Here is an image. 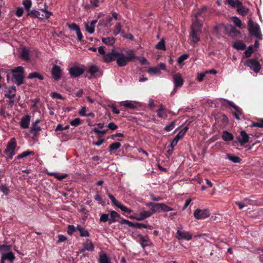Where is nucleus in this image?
I'll list each match as a JSON object with an SVG mask.
<instances>
[{
	"label": "nucleus",
	"mask_w": 263,
	"mask_h": 263,
	"mask_svg": "<svg viewBox=\"0 0 263 263\" xmlns=\"http://www.w3.org/2000/svg\"><path fill=\"white\" fill-rule=\"evenodd\" d=\"M127 55L123 52L115 51V60L117 64L121 67L126 65L130 61L135 58V51L130 50L126 52Z\"/></svg>",
	"instance_id": "nucleus-1"
},
{
	"label": "nucleus",
	"mask_w": 263,
	"mask_h": 263,
	"mask_svg": "<svg viewBox=\"0 0 263 263\" xmlns=\"http://www.w3.org/2000/svg\"><path fill=\"white\" fill-rule=\"evenodd\" d=\"M36 10L34 9V16L40 19L48 18L52 14L51 12L46 10V3L44 0H35Z\"/></svg>",
	"instance_id": "nucleus-2"
},
{
	"label": "nucleus",
	"mask_w": 263,
	"mask_h": 263,
	"mask_svg": "<svg viewBox=\"0 0 263 263\" xmlns=\"http://www.w3.org/2000/svg\"><path fill=\"white\" fill-rule=\"evenodd\" d=\"M202 24L198 20H196L191 26L190 39L192 42L197 43L200 40L199 34L201 31Z\"/></svg>",
	"instance_id": "nucleus-3"
},
{
	"label": "nucleus",
	"mask_w": 263,
	"mask_h": 263,
	"mask_svg": "<svg viewBox=\"0 0 263 263\" xmlns=\"http://www.w3.org/2000/svg\"><path fill=\"white\" fill-rule=\"evenodd\" d=\"M248 28L252 35H254L260 40L262 39V35L260 31L259 26L258 24L255 23L251 20H250L248 22Z\"/></svg>",
	"instance_id": "nucleus-4"
},
{
	"label": "nucleus",
	"mask_w": 263,
	"mask_h": 263,
	"mask_svg": "<svg viewBox=\"0 0 263 263\" xmlns=\"http://www.w3.org/2000/svg\"><path fill=\"white\" fill-rule=\"evenodd\" d=\"M16 146V143L15 138H12L7 144L6 148L4 151V153L9 155L8 158L12 159L13 156L15 154V149Z\"/></svg>",
	"instance_id": "nucleus-5"
},
{
	"label": "nucleus",
	"mask_w": 263,
	"mask_h": 263,
	"mask_svg": "<svg viewBox=\"0 0 263 263\" xmlns=\"http://www.w3.org/2000/svg\"><path fill=\"white\" fill-rule=\"evenodd\" d=\"M193 215L196 219H202L209 217L210 215V213L209 210L206 209H197L194 211Z\"/></svg>",
	"instance_id": "nucleus-6"
},
{
	"label": "nucleus",
	"mask_w": 263,
	"mask_h": 263,
	"mask_svg": "<svg viewBox=\"0 0 263 263\" xmlns=\"http://www.w3.org/2000/svg\"><path fill=\"white\" fill-rule=\"evenodd\" d=\"M246 65L250 67V68L255 73L259 72L261 69V65L259 63L254 59H249L247 60Z\"/></svg>",
	"instance_id": "nucleus-7"
},
{
	"label": "nucleus",
	"mask_w": 263,
	"mask_h": 263,
	"mask_svg": "<svg viewBox=\"0 0 263 263\" xmlns=\"http://www.w3.org/2000/svg\"><path fill=\"white\" fill-rule=\"evenodd\" d=\"M108 196L109 198L111 199L112 203L117 207L119 208L121 211L127 213H132V210L127 208L126 206L121 204V203L118 201L117 200H116V198L112 195L109 194Z\"/></svg>",
	"instance_id": "nucleus-8"
},
{
	"label": "nucleus",
	"mask_w": 263,
	"mask_h": 263,
	"mask_svg": "<svg viewBox=\"0 0 263 263\" xmlns=\"http://www.w3.org/2000/svg\"><path fill=\"white\" fill-rule=\"evenodd\" d=\"M84 72L83 66H74L69 69V72L73 77H79Z\"/></svg>",
	"instance_id": "nucleus-9"
},
{
	"label": "nucleus",
	"mask_w": 263,
	"mask_h": 263,
	"mask_svg": "<svg viewBox=\"0 0 263 263\" xmlns=\"http://www.w3.org/2000/svg\"><path fill=\"white\" fill-rule=\"evenodd\" d=\"M165 65L163 63H160L157 67H150L147 70V72L152 75H159L161 73V70L165 69Z\"/></svg>",
	"instance_id": "nucleus-10"
},
{
	"label": "nucleus",
	"mask_w": 263,
	"mask_h": 263,
	"mask_svg": "<svg viewBox=\"0 0 263 263\" xmlns=\"http://www.w3.org/2000/svg\"><path fill=\"white\" fill-rule=\"evenodd\" d=\"M176 238L179 240H190L192 239L193 236L189 232L178 230L176 232Z\"/></svg>",
	"instance_id": "nucleus-11"
},
{
	"label": "nucleus",
	"mask_w": 263,
	"mask_h": 263,
	"mask_svg": "<svg viewBox=\"0 0 263 263\" xmlns=\"http://www.w3.org/2000/svg\"><path fill=\"white\" fill-rule=\"evenodd\" d=\"M15 256L12 252H8L7 254H4L1 258V263H13L15 259Z\"/></svg>",
	"instance_id": "nucleus-12"
},
{
	"label": "nucleus",
	"mask_w": 263,
	"mask_h": 263,
	"mask_svg": "<svg viewBox=\"0 0 263 263\" xmlns=\"http://www.w3.org/2000/svg\"><path fill=\"white\" fill-rule=\"evenodd\" d=\"M62 72V69L59 66L57 65L53 66L51 69V74L52 77L56 81L59 80L61 78Z\"/></svg>",
	"instance_id": "nucleus-13"
},
{
	"label": "nucleus",
	"mask_w": 263,
	"mask_h": 263,
	"mask_svg": "<svg viewBox=\"0 0 263 263\" xmlns=\"http://www.w3.org/2000/svg\"><path fill=\"white\" fill-rule=\"evenodd\" d=\"M88 72L94 77H100L102 74L99 67L95 65H92L89 66Z\"/></svg>",
	"instance_id": "nucleus-14"
},
{
	"label": "nucleus",
	"mask_w": 263,
	"mask_h": 263,
	"mask_svg": "<svg viewBox=\"0 0 263 263\" xmlns=\"http://www.w3.org/2000/svg\"><path fill=\"white\" fill-rule=\"evenodd\" d=\"M85 250L92 252L94 250V245L90 239H87L83 243V248L80 250V253H83Z\"/></svg>",
	"instance_id": "nucleus-15"
},
{
	"label": "nucleus",
	"mask_w": 263,
	"mask_h": 263,
	"mask_svg": "<svg viewBox=\"0 0 263 263\" xmlns=\"http://www.w3.org/2000/svg\"><path fill=\"white\" fill-rule=\"evenodd\" d=\"M137 102L130 100L124 101L119 102L120 106L130 109H134L137 107Z\"/></svg>",
	"instance_id": "nucleus-16"
},
{
	"label": "nucleus",
	"mask_w": 263,
	"mask_h": 263,
	"mask_svg": "<svg viewBox=\"0 0 263 263\" xmlns=\"http://www.w3.org/2000/svg\"><path fill=\"white\" fill-rule=\"evenodd\" d=\"M68 27L74 31H76L78 40L79 41H81L83 39V35L81 32L80 27L75 23H72L71 24L68 25Z\"/></svg>",
	"instance_id": "nucleus-17"
},
{
	"label": "nucleus",
	"mask_w": 263,
	"mask_h": 263,
	"mask_svg": "<svg viewBox=\"0 0 263 263\" xmlns=\"http://www.w3.org/2000/svg\"><path fill=\"white\" fill-rule=\"evenodd\" d=\"M226 31L232 36H237L240 32L231 25H227L225 27Z\"/></svg>",
	"instance_id": "nucleus-18"
},
{
	"label": "nucleus",
	"mask_w": 263,
	"mask_h": 263,
	"mask_svg": "<svg viewBox=\"0 0 263 263\" xmlns=\"http://www.w3.org/2000/svg\"><path fill=\"white\" fill-rule=\"evenodd\" d=\"M173 82L176 87H181L183 83V80L180 73L173 75Z\"/></svg>",
	"instance_id": "nucleus-19"
},
{
	"label": "nucleus",
	"mask_w": 263,
	"mask_h": 263,
	"mask_svg": "<svg viewBox=\"0 0 263 263\" xmlns=\"http://www.w3.org/2000/svg\"><path fill=\"white\" fill-rule=\"evenodd\" d=\"M226 101L229 103V104L235 109V112H234V115L236 119L237 120H239V116L242 114L241 109L237 106H236L233 102L229 100Z\"/></svg>",
	"instance_id": "nucleus-20"
},
{
	"label": "nucleus",
	"mask_w": 263,
	"mask_h": 263,
	"mask_svg": "<svg viewBox=\"0 0 263 263\" xmlns=\"http://www.w3.org/2000/svg\"><path fill=\"white\" fill-rule=\"evenodd\" d=\"M97 22V21L94 20L91 21L90 23H85V29L86 31L90 34H92L94 32L95 25Z\"/></svg>",
	"instance_id": "nucleus-21"
},
{
	"label": "nucleus",
	"mask_w": 263,
	"mask_h": 263,
	"mask_svg": "<svg viewBox=\"0 0 263 263\" xmlns=\"http://www.w3.org/2000/svg\"><path fill=\"white\" fill-rule=\"evenodd\" d=\"M30 121V117L28 115L24 116L21 120L20 125L22 128H26L28 127Z\"/></svg>",
	"instance_id": "nucleus-22"
},
{
	"label": "nucleus",
	"mask_w": 263,
	"mask_h": 263,
	"mask_svg": "<svg viewBox=\"0 0 263 263\" xmlns=\"http://www.w3.org/2000/svg\"><path fill=\"white\" fill-rule=\"evenodd\" d=\"M23 5L26 10L27 11V15L33 17V10L30 11V8L32 5V2L30 0H24Z\"/></svg>",
	"instance_id": "nucleus-23"
},
{
	"label": "nucleus",
	"mask_w": 263,
	"mask_h": 263,
	"mask_svg": "<svg viewBox=\"0 0 263 263\" xmlns=\"http://www.w3.org/2000/svg\"><path fill=\"white\" fill-rule=\"evenodd\" d=\"M241 138H239L238 141L241 144H243L248 142L249 140V137L248 135L243 130L240 133Z\"/></svg>",
	"instance_id": "nucleus-24"
},
{
	"label": "nucleus",
	"mask_w": 263,
	"mask_h": 263,
	"mask_svg": "<svg viewBox=\"0 0 263 263\" xmlns=\"http://www.w3.org/2000/svg\"><path fill=\"white\" fill-rule=\"evenodd\" d=\"M13 78L14 79L17 85H20L23 83L24 76V73H14Z\"/></svg>",
	"instance_id": "nucleus-25"
},
{
	"label": "nucleus",
	"mask_w": 263,
	"mask_h": 263,
	"mask_svg": "<svg viewBox=\"0 0 263 263\" xmlns=\"http://www.w3.org/2000/svg\"><path fill=\"white\" fill-rule=\"evenodd\" d=\"M157 113L158 116L161 118L165 119L167 116L166 110L162 105H160L159 108L157 110Z\"/></svg>",
	"instance_id": "nucleus-26"
},
{
	"label": "nucleus",
	"mask_w": 263,
	"mask_h": 263,
	"mask_svg": "<svg viewBox=\"0 0 263 263\" xmlns=\"http://www.w3.org/2000/svg\"><path fill=\"white\" fill-rule=\"evenodd\" d=\"M16 88L15 86L11 87L5 94V97L9 99H13L15 96Z\"/></svg>",
	"instance_id": "nucleus-27"
},
{
	"label": "nucleus",
	"mask_w": 263,
	"mask_h": 263,
	"mask_svg": "<svg viewBox=\"0 0 263 263\" xmlns=\"http://www.w3.org/2000/svg\"><path fill=\"white\" fill-rule=\"evenodd\" d=\"M21 58L26 61L29 60V52L26 47L23 48L21 53Z\"/></svg>",
	"instance_id": "nucleus-28"
},
{
	"label": "nucleus",
	"mask_w": 263,
	"mask_h": 263,
	"mask_svg": "<svg viewBox=\"0 0 263 263\" xmlns=\"http://www.w3.org/2000/svg\"><path fill=\"white\" fill-rule=\"evenodd\" d=\"M115 51H113L111 53L105 54L103 57V61L105 62H110L112 61L114 59H115Z\"/></svg>",
	"instance_id": "nucleus-29"
},
{
	"label": "nucleus",
	"mask_w": 263,
	"mask_h": 263,
	"mask_svg": "<svg viewBox=\"0 0 263 263\" xmlns=\"http://www.w3.org/2000/svg\"><path fill=\"white\" fill-rule=\"evenodd\" d=\"M112 20V18L111 16H107L105 19L101 20L99 23V25L104 27H109L111 25L110 22Z\"/></svg>",
	"instance_id": "nucleus-30"
},
{
	"label": "nucleus",
	"mask_w": 263,
	"mask_h": 263,
	"mask_svg": "<svg viewBox=\"0 0 263 263\" xmlns=\"http://www.w3.org/2000/svg\"><path fill=\"white\" fill-rule=\"evenodd\" d=\"M120 217V215L116 212L112 211L110 212V218L109 220V223L110 224L112 222L118 221V219Z\"/></svg>",
	"instance_id": "nucleus-31"
},
{
	"label": "nucleus",
	"mask_w": 263,
	"mask_h": 263,
	"mask_svg": "<svg viewBox=\"0 0 263 263\" xmlns=\"http://www.w3.org/2000/svg\"><path fill=\"white\" fill-rule=\"evenodd\" d=\"M222 138L224 141H231L232 140L234 137L232 134L224 130L222 132Z\"/></svg>",
	"instance_id": "nucleus-32"
},
{
	"label": "nucleus",
	"mask_w": 263,
	"mask_h": 263,
	"mask_svg": "<svg viewBox=\"0 0 263 263\" xmlns=\"http://www.w3.org/2000/svg\"><path fill=\"white\" fill-rule=\"evenodd\" d=\"M0 252L2 256L4 254H7L8 252H12L11 251V247L9 245H0Z\"/></svg>",
	"instance_id": "nucleus-33"
},
{
	"label": "nucleus",
	"mask_w": 263,
	"mask_h": 263,
	"mask_svg": "<svg viewBox=\"0 0 263 263\" xmlns=\"http://www.w3.org/2000/svg\"><path fill=\"white\" fill-rule=\"evenodd\" d=\"M139 214L141 220H143L153 215V212L151 211H143L139 213Z\"/></svg>",
	"instance_id": "nucleus-34"
},
{
	"label": "nucleus",
	"mask_w": 263,
	"mask_h": 263,
	"mask_svg": "<svg viewBox=\"0 0 263 263\" xmlns=\"http://www.w3.org/2000/svg\"><path fill=\"white\" fill-rule=\"evenodd\" d=\"M233 47L238 50H243L245 49L246 45L242 42L239 41L234 42L233 45Z\"/></svg>",
	"instance_id": "nucleus-35"
},
{
	"label": "nucleus",
	"mask_w": 263,
	"mask_h": 263,
	"mask_svg": "<svg viewBox=\"0 0 263 263\" xmlns=\"http://www.w3.org/2000/svg\"><path fill=\"white\" fill-rule=\"evenodd\" d=\"M99 263H110L109 259L105 253H100L99 259Z\"/></svg>",
	"instance_id": "nucleus-36"
},
{
	"label": "nucleus",
	"mask_w": 263,
	"mask_h": 263,
	"mask_svg": "<svg viewBox=\"0 0 263 263\" xmlns=\"http://www.w3.org/2000/svg\"><path fill=\"white\" fill-rule=\"evenodd\" d=\"M162 203H155L154 204V206L152 207V212H153V214L154 213H160L162 212Z\"/></svg>",
	"instance_id": "nucleus-37"
},
{
	"label": "nucleus",
	"mask_w": 263,
	"mask_h": 263,
	"mask_svg": "<svg viewBox=\"0 0 263 263\" xmlns=\"http://www.w3.org/2000/svg\"><path fill=\"white\" fill-rule=\"evenodd\" d=\"M102 41L103 43L108 46L113 45L115 41L113 37H103Z\"/></svg>",
	"instance_id": "nucleus-38"
},
{
	"label": "nucleus",
	"mask_w": 263,
	"mask_h": 263,
	"mask_svg": "<svg viewBox=\"0 0 263 263\" xmlns=\"http://www.w3.org/2000/svg\"><path fill=\"white\" fill-rule=\"evenodd\" d=\"M141 245L143 248L148 246L149 244L148 238L147 236H140Z\"/></svg>",
	"instance_id": "nucleus-39"
},
{
	"label": "nucleus",
	"mask_w": 263,
	"mask_h": 263,
	"mask_svg": "<svg viewBox=\"0 0 263 263\" xmlns=\"http://www.w3.org/2000/svg\"><path fill=\"white\" fill-rule=\"evenodd\" d=\"M237 8L239 13L243 15L246 14L248 12V9L245 7L241 3H240Z\"/></svg>",
	"instance_id": "nucleus-40"
},
{
	"label": "nucleus",
	"mask_w": 263,
	"mask_h": 263,
	"mask_svg": "<svg viewBox=\"0 0 263 263\" xmlns=\"http://www.w3.org/2000/svg\"><path fill=\"white\" fill-rule=\"evenodd\" d=\"M121 31H122V29H121V25L120 23H117L115 25V28L113 30L112 32L115 35H117L118 34H119L121 32Z\"/></svg>",
	"instance_id": "nucleus-41"
},
{
	"label": "nucleus",
	"mask_w": 263,
	"mask_h": 263,
	"mask_svg": "<svg viewBox=\"0 0 263 263\" xmlns=\"http://www.w3.org/2000/svg\"><path fill=\"white\" fill-rule=\"evenodd\" d=\"M121 145L119 142H115L110 145L109 149L110 151L117 150L121 147Z\"/></svg>",
	"instance_id": "nucleus-42"
},
{
	"label": "nucleus",
	"mask_w": 263,
	"mask_h": 263,
	"mask_svg": "<svg viewBox=\"0 0 263 263\" xmlns=\"http://www.w3.org/2000/svg\"><path fill=\"white\" fill-rule=\"evenodd\" d=\"M12 73H24V68L22 66H18L12 70Z\"/></svg>",
	"instance_id": "nucleus-43"
},
{
	"label": "nucleus",
	"mask_w": 263,
	"mask_h": 263,
	"mask_svg": "<svg viewBox=\"0 0 263 263\" xmlns=\"http://www.w3.org/2000/svg\"><path fill=\"white\" fill-rule=\"evenodd\" d=\"M33 154V152L27 151L24 152L22 153H21V154L18 155L16 157V158L17 159H20L21 158L25 157H26L30 154Z\"/></svg>",
	"instance_id": "nucleus-44"
},
{
	"label": "nucleus",
	"mask_w": 263,
	"mask_h": 263,
	"mask_svg": "<svg viewBox=\"0 0 263 263\" xmlns=\"http://www.w3.org/2000/svg\"><path fill=\"white\" fill-rule=\"evenodd\" d=\"M189 57V55L188 54H183L180 56L178 59V63L179 64H182L183 62L186 60Z\"/></svg>",
	"instance_id": "nucleus-45"
},
{
	"label": "nucleus",
	"mask_w": 263,
	"mask_h": 263,
	"mask_svg": "<svg viewBox=\"0 0 263 263\" xmlns=\"http://www.w3.org/2000/svg\"><path fill=\"white\" fill-rule=\"evenodd\" d=\"M228 3L232 7L237 8L239 4H240V2L238 1H234V0H227Z\"/></svg>",
	"instance_id": "nucleus-46"
},
{
	"label": "nucleus",
	"mask_w": 263,
	"mask_h": 263,
	"mask_svg": "<svg viewBox=\"0 0 263 263\" xmlns=\"http://www.w3.org/2000/svg\"><path fill=\"white\" fill-rule=\"evenodd\" d=\"M228 158L230 160L234 163H239L241 161L240 158L235 156L228 155Z\"/></svg>",
	"instance_id": "nucleus-47"
},
{
	"label": "nucleus",
	"mask_w": 263,
	"mask_h": 263,
	"mask_svg": "<svg viewBox=\"0 0 263 263\" xmlns=\"http://www.w3.org/2000/svg\"><path fill=\"white\" fill-rule=\"evenodd\" d=\"M232 20L234 23L239 27H240L242 25L241 21V20L237 17L234 16L232 17Z\"/></svg>",
	"instance_id": "nucleus-48"
},
{
	"label": "nucleus",
	"mask_w": 263,
	"mask_h": 263,
	"mask_svg": "<svg viewBox=\"0 0 263 263\" xmlns=\"http://www.w3.org/2000/svg\"><path fill=\"white\" fill-rule=\"evenodd\" d=\"M51 174L53 175L56 178H57L58 179H59L60 180H62L63 179L65 178L67 176V175L65 174H61L60 173H51Z\"/></svg>",
	"instance_id": "nucleus-49"
},
{
	"label": "nucleus",
	"mask_w": 263,
	"mask_h": 263,
	"mask_svg": "<svg viewBox=\"0 0 263 263\" xmlns=\"http://www.w3.org/2000/svg\"><path fill=\"white\" fill-rule=\"evenodd\" d=\"M248 201V199H245L242 202H236V204L239 206V209H241L245 206H247L248 204H246V202Z\"/></svg>",
	"instance_id": "nucleus-50"
},
{
	"label": "nucleus",
	"mask_w": 263,
	"mask_h": 263,
	"mask_svg": "<svg viewBox=\"0 0 263 263\" xmlns=\"http://www.w3.org/2000/svg\"><path fill=\"white\" fill-rule=\"evenodd\" d=\"M0 191L3 192L5 195L8 194L9 192V189L8 186L6 185H2L0 186Z\"/></svg>",
	"instance_id": "nucleus-51"
},
{
	"label": "nucleus",
	"mask_w": 263,
	"mask_h": 263,
	"mask_svg": "<svg viewBox=\"0 0 263 263\" xmlns=\"http://www.w3.org/2000/svg\"><path fill=\"white\" fill-rule=\"evenodd\" d=\"M80 235L82 237H88L89 236V233L88 231L84 228H82L80 231Z\"/></svg>",
	"instance_id": "nucleus-52"
},
{
	"label": "nucleus",
	"mask_w": 263,
	"mask_h": 263,
	"mask_svg": "<svg viewBox=\"0 0 263 263\" xmlns=\"http://www.w3.org/2000/svg\"><path fill=\"white\" fill-rule=\"evenodd\" d=\"M109 219L108 218V215L106 214H102L101 215L100 220L102 222H106L109 221Z\"/></svg>",
	"instance_id": "nucleus-53"
},
{
	"label": "nucleus",
	"mask_w": 263,
	"mask_h": 263,
	"mask_svg": "<svg viewBox=\"0 0 263 263\" xmlns=\"http://www.w3.org/2000/svg\"><path fill=\"white\" fill-rule=\"evenodd\" d=\"M252 52L253 47L252 46H250L245 52V56L247 58H249L251 56Z\"/></svg>",
	"instance_id": "nucleus-54"
},
{
	"label": "nucleus",
	"mask_w": 263,
	"mask_h": 263,
	"mask_svg": "<svg viewBox=\"0 0 263 263\" xmlns=\"http://www.w3.org/2000/svg\"><path fill=\"white\" fill-rule=\"evenodd\" d=\"M80 124V120L79 118H76L70 122V124L73 126H77Z\"/></svg>",
	"instance_id": "nucleus-55"
},
{
	"label": "nucleus",
	"mask_w": 263,
	"mask_h": 263,
	"mask_svg": "<svg viewBox=\"0 0 263 263\" xmlns=\"http://www.w3.org/2000/svg\"><path fill=\"white\" fill-rule=\"evenodd\" d=\"M137 59L143 65H148L149 64L148 61L145 58L138 57Z\"/></svg>",
	"instance_id": "nucleus-56"
},
{
	"label": "nucleus",
	"mask_w": 263,
	"mask_h": 263,
	"mask_svg": "<svg viewBox=\"0 0 263 263\" xmlns=\"http://www.w3.org/2000/svg\"><path fill=\"white\" fill-rule=\"evenodd\" d=\"M252 126L263 128V120L253 123Z\"/></svg>",
	"instance_id": "nucleus-57"
},
{
	"label": "nucleus",
	"mask_w": 263,
	"mask_h": 263,
	"mask_svg": "<svg viewBox=\"0 0 263 263\" xmlns=\"http://www.w3.org/2000/svg\"><path fill=\"white\" fill-rule=\"evenodd\" d=\"M156 48L159 49H164L165 45L164 42L163 41H160L156 45Z\"/></svg>",
	"instance_id": "nucleus-58"
},
{
	"label": "nucleus",
	"mask_w": 263,
	"mask_h": 263,
	"mask_svg": "<svg viewBox=\"0 0 263 263\" xmlns=\"http://www.w3.org/2000/svg\"><path fill=\"white\" fill-rule=\"evenodd\" d=\"M173 210V208H171L167 205H165L164 203H162V211L168 212L171 211Z\"/></svg>",
	"instance_id": "nucleus-59"
},
{
	"label": "nucleus",
	"mask_w": 263,
	"mask_h": 263,
	"mask_svg": "<svg viewBox=\"0 0 263 263\" xmlns=\"http://www.w3.org/2000/svg\"><path fill=\"white\" fill-rule=\"evenodd\" d=\"M51 96L53 98L58 99H63V97L61 95L58 93L57 92H53L51 93Z\"/></svg>",
	"instance_id": "nucleus-60"
},
{
	"label": "nucleus",
	"mask_w": 263,
	"mask_h": 263,
	"mask_svg": "<svg viewBox=\"0 0 263 263\" xmlns=\"http://www.w3.org/2000/svg\"><path fill=\"white\" fill-rule=\"evenodd\" d=\"M174 128V122H171L169 125L165 127V130L167 132L172 130Z\"/></svg>",
	"instance_id": "nucleus-61"
},
{
	"label": "nucleus",
	"mask_w": 263,
	"mask_h": 263,
	"mask_svg": "<svg viewBox=\"0 0 263 263\" xmlns=\"http://www.w3.org/2000/svg\"><path fill=\"white\" fill-rule=\"evenodd\" d=\"M76 231L75 227L72 225H69L68 227V233L69 234H72L74 232Z\"/></svg>",
	"instance_id": "nucleus-62"
},
{
	"label": "nucleus",
	"mask_w": 263,
	"mask_h": 263,
	"mask_svg": "<svg viewBox=\"0 0 263 263\" xmlns=\"http://www.w3.org/2000/svg\"><path fill=\"white\" fill-rule=\"evenodd\" d=\"M24 12L23 9L22 8H18L16 9L15 14L18 17H21Z\"/></svg>",
	"instance_id": "nucleus-63"
},
{
	"label": "nucleus",
	"mask_w": 263,
	"mask_h": 263,
	"mask_svg": "<svg viewBox=\"0 0 263 263\" xmlns=\"http://www.w3.org/2000/svg\"><path fill=\"white\" fill-rule=\"evenodd\" d=\"M129 218L132 219H135L137 220L140 221V214H134L129 216Z\"/></svg>",
	"instance_id": "nucleus-64"
}]
</instances>
